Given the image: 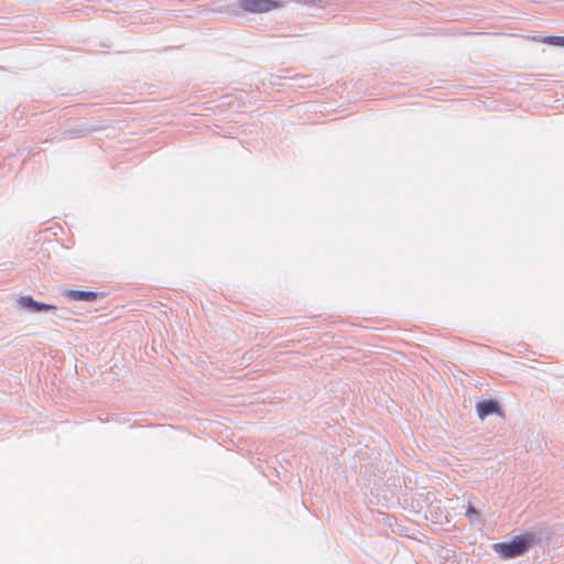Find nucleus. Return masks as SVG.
I'll return each instance as SVG.
<instances>
[{"mask_svg": "<svg viewBox=\"0 0 564 564\" xmlns=\"http://www.w3.org/2000/svg\"><path fill=\"white\" fill-rule=\"evenodd\" d=\"M35 302L31 296H21L19 300H18V303L21 307H24V308H29V310H34V306H35Z\"/></svg>", "mask_w": 564, "mask_h": 564, "instance_id": "nucleus-6", "label": "nucleus"}, {"mask_svg": "<svg viewBox=\"0 0 564 564\" xmlns=\"http://www.w3.org/2000/svg\"><path fill=\"white\" fill-rule=\"evenodd\" d=\"M533 40L539 41L541 43L549 44V45L564 47V36H545V37H541V39L533 37Z\"/></svg>", "mask_w": 564, "mask_h": 564, "instance_id": "nucleus-5", "label": "nucleus"}, {"mask_svg": "<svg viewBox=\"0 0 564 564\" xmlns=\"http://www.w3.org/2000/svg\"><path fill=\"white\" fill-rule=\"evenodd\" d=\"M535 539L531 533L516 536L509 543H495L494 550L505 558L516 557L523 554L533 543Z\"/></svg>", "mask_w": 564, "mask_h": 564, "instance_id": "nucleus-1", "label": "nucleus"}, {"mask_svg": "<svg viewBox=\"0 0 564 564\" xmlns=\"http://www.w3.org/2000/svg\"><path fill=\"white\" fill-rule=\"evenodd\" d=\"M477 412H478V415L480 419H485L486 416H488L490 414L498 413L499 406L496 401L488 400V401L478 403Z\"/></svg>", "mask_w": 564, "mask_h": 564, "instance_id": "nucleus-3", "label": "nucleus"}, {"mask_svg": "<svg viewBox=\"0 0 564 564\" xmlns=\"http://www.w3.org/2000/svg\"><path fill=\"white\" fill-rule=\"evenodd\" d=\"M54 310H56V307L54 305L35 302V306H34L33 311L40 312V311H54Z\"/></svg>", "mask_w": 564, "mask_h": 564, "instance_id": "nucleus-7", "label": "nucleus"}, {"mask_svg": "<svg viewBox=\"0 0 564 564\" xmlns=\"http://www.w3.org/2000/svg\"><path fill=\"white\" fill-rule=\"evenodd\" d=\"M66 296L74 301L91 302L95 301L98 295L96 292L70 290L66 292Z\"/></svg>", "mask_w": 564, "mask_h": 564, "instance_id": "nucleus-4", "label": "nucleus"}, {"mask_svg": "<svg viewBox=\"0 0 564 564\" xmlns=\"http://www.w3.org/2000/svg\"><path fill=\"white\" fill-rule=\"evenodd\" d=\"M239 7L250 13H265L284 6L280 0H238Z\"/></svg>", "mask_w": 564, "mask_h": 564, "instance_id": "nucleus-2", "label": "nucleus"}]
</instances>
